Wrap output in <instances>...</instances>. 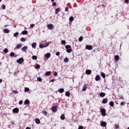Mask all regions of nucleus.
<instances>
[{
  "label": "nucleus",
  "mask_w": 129,
  "mask_h": 129,
  "mask_svg": "<svg viewBox=\"0 0 129 129\" xmlns=\"http://www.w3.org/2000/svg\"><path fill=\"white\" fill-rule=\"evenodd\" d=\"M66 49H67V53H71L72 52V49H71V45H67L65 46Z\"/></svg>",
  "instance_id": "obj_1"
},
{
  "label": "nucleus",
  "mask_w": 129,
  "mask_h": 129,
  "mask_svg": "<svg viewBox=\"0 0 129 129\" xmlns=\"http://www.w3.org/2000/svg\"><path fill=\"white\" fill-rule=\"evenodd\" d=\"M100 112L101 113V115H102V116H105V115H106V110H105V109H101Z\"/></svg>",
  "instance_id": "obj_2"
},
{
  "label": "nucleus",
  "mask_w": 129,
  "mask_h": 129,
  "mask_svg": "<svg viewBox=\"0 0 129 129\" xmlns=\"http://www.w3.org/2000/svg\"><path fill=\"white\" fill-rule=\"evenodd\" d=\"M17 62L19 64H22V62H24V58L23 57L20 58L19 59L17 60Z\"/></svg>",
  "instance_id": "obj_3"
},
{
  "label": "nucleus",
  "mask_w": 129,
  "mask_h": 129,
  "mask_svg": "<svg viewBox=\"0 0 129 129\" xmlns=\"http://www.w3.org/2000/svg\"><path fill=\"white\" fill-rule=\"evenodd\" d=\"M47 28L49 30H53V29H54V25H53V24H48Z\"/></svg>",
  "instance_id": "obj_4"
},
{
  "label": "nucleus",
  "mask_w": 129,
  "mask_h": 129,
  "mask_svg": "<svg viewBox=\"0 0 129 129\" xmlns=\"http://www.w3.org/2000/svg\"><path fill=\"white\" fill-rule=\"evenodd\" d=\"M86 49L87 50H92V49H93V47H92V45H87L86 46Z\"/></svg>",
  "instance_id": "obj_5"
},
{
  "label": "nucleus",
  "mask_w": 129,
  "mask_h": 129,
  "mask_svg": "<svg viewBox=\"0 0 129 129\" xmlns=\"http://www.w3.org/2000/svg\"><path fill=\"white\" fill-rule=\"evenodd\" d=\"M22 46H23L22 44L19 43L18 44H17L15 48H14V50H16V49H20V48H21V47H22Z\"/></svg>",
  "instance_id": "obj_6"
},
{
  "label": "nucleus",
  "mask_w": 129,
  "mask_h": 129,
  "mask_svg": "<svg viewBox=\"0 0 129 129\" xmlns=\"http://www.w3.org/2000/svg\"><path fill=\"white\" fill-rule=\"evenodd\" d=\"M19 108H15L13 110V113H18L19 112Z\"/></svg>",
  "instance_id": "obj_7"
},
{
  "label": "nucleus",
  "mask_w": 129,
  "mask_h": 129,
  "mask_svg": "<svg viewBox=\"0 0 129 129\" xmlns=\"http://www.w3.org/2000/svg\"><path fill=\"white\" fill-rule=\"evenodd\" d=\"M27 50H28V46H24L22 49H21V51L22 52H27Z\"/></svg>",
  "instance_id": "obj_8"
},
{
  "label": "nucleus",
  "mask_w": 129,
  "mask_h": 129,
  "mask_svg": "<svg viewBox=\"0 0 129 129\" xmlns=\"http://www.w3.org/2000/svg\"><path fill=\"white\" fill-rule=\"evenodd\" d=\"M95 79L96 81H99V80H100V76H99V75H97Z\"/></svg>",
  "instance_id": "obj_9"
},
{
  "label": "nucleus",
  "mask_w": 129,
  "mask_h": 129,
  "mask_svg": "<svg viewBox=\"0 0 129 129\" xmlns=\"http://www.w3.org/2000/svg\"><path fill=\"white\" fill-rule=\"evenodd\" d=\"M107 101H108V99L107 98H104L102 100V102L103 104H105V103H107Z\"/></svg>",
  "instance_id": "obj_10"
},
{
  "label": "nucleus",
  "mask_w": 129,
  "mask_h": 129,
  "mask_svg": "<svg viewBox=\"0 0 129 129\" xmlns=\"http://www.w3.org/2000/svg\"><path fill=\"white\" fill-rule=\"evenodd\" d=\"M92 72L91 71V70H87L86 71V74H87V75H90V74H91V73Z\"/></svg>",
  "instance_id": "obj_11"
},
{
  "label": "nucleus",
  "mask_w": 129,
  "mask_h": 129,
  "mask_svg": "<svg viewBox=\"0 0 129 129\" xmlns=\"http://www.w3.org/2000/svg\"><path fill=\"white\" fill-rule=\"evenodd\" d=\"M100 124L101 125V126H106V122L105 121H102L100 122Z\"/></svg>",
  "instance_id": "obj_12"
},
{
  "label": "nucleus",
  "mask_w": 129,
  "mask_h": 129,
  "mask_svg": "<svg viewBox=\"0 0 129 129\" xmlns=\"http://www.w3.org/2000/svg\"><path fill=\"white\" fill-rule=\"evenodd\" d=\"M51 110L52 111L56 112V111L57 110V106L55 105V106H54L52 107Z\"/></svg>",
  "instance_id": "obj_13"
},
{
  "label": "nucleus",
  "mask_w": 129,
  "mask_h": 129,
  "mask_svg": "<svg viewBox=\"0 0 129 129\" xmlns=\"http://www.w3.org/2000/svg\"><path fill=\"white\" fill-rule=\"evenodd\" d=\"M86 89H87V84H85L84 86H83V88L82 89V90L83 91H86Z\"/></svg>",
  "instance_id": "obj_14"
},
{
  "label": "nucleus",
  "mask_w": 129,
  "mask_h": 129,
  "mask_svg": "<svg viewBox=\"0 0 129 129\" xmlns=\"http://www.w3.org/2000/svg\"><path fill=\"white\" fill-rule=\"evenodd\" d=\"M3 32H4L5 34H9V33H10V30L8 29V28H6L3 30Z\"/></svg>",
  "instance_id": "obj_15"
},
{
  "label": "nucleus",
  "mask_w": 129,
  "mask_h": 129,
  "mask_svg": "<svg viewBox=\"0 0 129 129\" xmlns=\"http://www.w3.org/2000/svg\"><path fill=\"white\" fill-rule=\"evenodd\" d=\"M44 56L46 58H50L51 57V54L50 53H47Z\"/></svg>",
  "instance_id": "obj_16"
},
{
  "label": "nucleus",
  "mask_w": 129,
  "mask_h": 129,
  "mask_svg": "<svg viewBox=\"0 0 129 129\" xmlns=\"http://www.w3.org/2000/svg\"><path fill=\"white\" fill-rule=\"evenodd\" d=\"M31 46L32 48H33V49H35V48H36V46H37V43L36 42L32 43Z\"/></svg>",
  "instance_id": "obj_17"
},
{
  "label": "nucleus",
  "mask_w": 129,
  "mask_h": 129,
  "mask_svg": "<svg viewBox=\"0 0 129 129\" xmlns=\"http://www.w3.org/2000/svg\"><path fill=\"white\" fill-rule=\"evenodd\" d=\"M100 97H104L105 96V94L103 92H101L99 94Z\"/></svg>",
  "instance_id": "obj_18"
},
{
  "label": "nucleus",
  "mask_w": 129,
  "mask_h": 129,
  "mask_svg": "<svg viewBox=\"0 0 129 129\" xmlns=\"http://www.w3.org/2000/svg\"><path fill=\"white\" fill-rule=\"evenodd\" d=\"M45 76H50V75H51V72L50 71H48V72H46L45 74Z\"/></svg>",
  "instance_id": "obj_19"
},
{
  "label": "nucleus",
  "mask_w": 129,
  "mask_h": 129,
  "mask_svg": "<svg viewBox=\"0 0 129 129\" xmlns=\"http://www.w3.org/2000/svg\"><path fill=\"white\" fill-rule=\"evenodd\" d=\"M109 104L110 106H112V107L114 106V103L112 101H111L109 102Z\"/></svg>",
  "instance_id": "obj_20"
},
{
  "label": "nucleus",
  "mask_w": 129,
  "mask_h": 129,
  "mask_svg": "<svg viewBox=\"0 0 129 129\" xmlns=\"http://www.w3.org/2000/svg\"><path fill=\"white\" fill-rule=\"evenodd\" d=\"M58 91L59 93H63V92H64V89L63 88H60L58 90Z\"/></svg>",
  "instance_id": "obj_21"
},
{
  "label": "nucleus",
  "mask_w": 129,
  "mask_h": 129,
  "mask_svg": "<svg viewBox=\"0 0 129 129\" xmlns=\"http://www.w3.org/2000/svg\"><path fill=\"white\" fill-rule=\"evenodd\" d=\"M35 122L37 124H39L40 122V119L39 118H35Z\"/></svg>",
  "instance_id": "obj_22"
},
{
  "label": "nucleus",
  "mask_w": 129,
  "mask_h": 129,
  "mask_svg": "<svg viewBox=\"0 0 129 129\" xmlns=\"http://www.w3.org/2000/svg\"><path fill=\"white\" fill-rule=\"evenodd\" d=\"M30 103V100H29L28 99H26L25 101H24V104H29Z\"/></svg>",
  "instance_id": "obj_23"
},
{
  "label": "nucleus",
  "mask_w": 129,
  "mask_h": 129,
  "mask_svg": "<svg viewBox=\"0 0 129 129\" xmlns=\"http://www.w3.org/2000/svg\"><path fill=\"white\" fill-rule=\"evenodd\" d=\"M60 119H61V120H64V119H65V115L62 114L60 116Z\"/></svg>",
  "instance_id": "obj_24"
},
{
  "label": "nucleus",
  "mask_w": 129,
  "mask_h": 129,
  "mask_svg": "<svg viewBox=\"0 0 129 129\" xmlns=\"http://www.w3.org/2000/svg\"><path fill=\"white\" fill-rule=\"evenodd\" d=\"M22 35H27V34H28V31L24 30L22 32Z\"/></svg>",
  "instance_id": "obj_25"
},
{
  "label": "nucleus",
  "mask_w": 129,
  "mask_h": 129,
  "mask_svg": "<svg viewBox=\"0 0 129 129\" xmlns=\"http://www.w3.org/2000/svg\"><path fill=\"white\" fill-rule=\"evenodd\" d=\"M69 61V59L67 57H66L64 59H63V62H64V63H67L68 62V61Z\"/></svg>",
  "instance_id": "obj_26"
},
{
  "label": "nucleus",
  "mask_w": 129,
  "mask_h": 129,
  "mask_svg": "<svg viewBox=\"0 0 129 129\" xmlns=\"http://www.w3.org/2000/svg\"><path fill=\"white\" fill-rule=\"evenodd\" d=\"M40 49H43V48H45V45H43V44L41 43L39 44Z\"/></svg>",
  "instance_id": "obj_27"
},
{
  "label": "nucleus",
  "mask_w": 129,
  "mask_h": 129,
  "mask_svg": "<svg viewBox=\"0 0 129 129\" xmlns=\"http://www.w3.org/2000/svg\"><path fill=\"white\" fill-rule=\"evenodd\" d=\"M114 59L115 60H116V61H118L119 59V56L118 55H115L114 56Z\"/></svg>",
  "instance_id": "obj_28"
},
{
  "label": "nucleus",
  "mask_w": 129,
  "mask_h": 129,
  "mask_svg": "<svg viewBox=\"0 0 129 129\" xmlns=\"http://www.w3.org/2000/svg\"><path fill=\"white\" fill-rule=\"evenodd\" d=\"M101 76L104 79L105 78V74L103 72H101Z\"/></svg>",
  "instance_id": "obj_29"
},
{
  "label": "nucleus",
  "mask_w": 129,
  "mask_h": 129,
  "mask_svg": "<svg viewBox=\"0 0 129 129\" xmlns=\"http://www.w3.org/2000/svg\"><path fill=\"white\" fill-rule=\"evenodd\" d=\"M32 58L33 60H37V59H38V57L36 55H33L32 56Z\"/></svg>",
  "instance_id": "obj_30"
},
{
  "label": "nucleus",
  "mask_w": 129,
  "mask_h": 129,
  "mask_svg": "<svg viewBox=\"0 0 129 129\" xmlns=\"http://www.w3.org/2000/svg\"><path fill=\"white\" fill-rule=\"evenodd\" d=\"M58 12H60V9L59 8H56L55 9V15H57V14H58Z\"/></svg>",
  "instance_id": "obj_31"
},
{
  "label": "nucleus",
  "mask_w": 129,
  "mask_h": 129,
  "mask_svg": "<svg viewBox=\"0 0 129 129\" xmlns=\"http://www.w3.org/2000/svg\"><path fill=\"white\" fill-rule=\"evenodd\" d=\"M51 43V42H47L46 43L44 44V48H46V47H48V46H49V44Z\"/></svg>",
  "instance_id": "obj_32"
},
{
  "label": "nucleus",
  "mask_w": 129,
  "mask_h": 129,
  "mask_svg": "<svg viewBox=\"0 0 129 129\" xmlns=\"http://www.w3.org/2000/svg\"><path fill=\"white\" fill-rule=\"evenodd\" d=\"M70 21V22H73V21L74 20V18H73V17H70L69 18Z\"/></svg>",
  "instance_id": "obj_33"
},
{
  "label": "nucleus",
  "mask_w": 129,
  "mask_h": 129,
  "mask_svg": "<svg viewBox=\"0 0 129 129\" xmlns=\"http://www.w3.org/2000/svg\"><path fill=\"white\" fill-rule=\"evenodd\" d=\"M24 91H25V92H28V91H30V89L29 88H25Z\"/></svg>",
  "instance_id": "obj_34"
},
{
  "label": "nucleus",
  "mask_w": 129,
  "mask_h": 129,
  "mask_svg": "<svg viewBox=\"0 0 129 129\" xmlns=\"http://www.w3.org/2000/svg\"><path fill=\"white\" fill-rule=\"evenodd\" d=\"M41 66H40V64H37L35 66V69H39Z\"/></svg>",
  "instance_id": "obj_35"
},
{
  "label": "nucleus",
  "mask_w": 129,
  "mask_h": 129,
  "mask_svg": "<svg viewBox=\"0 0 129 129\" xmlns=\"http://www.w3.org/2000/svg\"><path fill=\"white\" fill-rule=\"evenodd\" d=\"M83 40V36H81L79 38V42H82Z\"/></svg>",
  "instance_id": "obj_36"
},
{
  "label": "nucleus",
  "mask_w": 129,
  "mask_h": 129,
  "mask_svg": "<svg viewBox=\"0 0 129 129\" xmlns=\"http://www.w3.org/2000/svg\"><path fill=\"white\" fill-rule=\"evenodd\" d=\"M65 95H66V96H68V97L70 96V92H66Z\"/></svg>",
  "instance_id": "obj_37"
},
{
  "label": "nucleus",
  "mask_w": 129,
  "mask_h": 129,
  "mask_svg": "<svg viewBox=\"0 0 129 129\" xmlns=\"http://www.w3.org/2000/svg\"><path fill=\"white\" fill-rule=\"evenodd\" d=\"M42 113L44 115H47V114H48V113L46 111H42Z\"/></svg>",
  "instance_id": "obj_38"
},
{
  "label": "nucleus",
  "mask_w": 129,
  "mask_h": 129,
  "mask_svg": "<svg viewBox=\"0 0 129 129\" xmlns=\"http://www.w3.org/2000/svg\"><path fill=\"white\" fill-rule=\"evenodd\" d=\"M21 42H25L26 39L24 37H22L20 39Z\"/></svg>",
  "instance_id": "obj_39"
},
{
  "label": "nucleus",
  "mask_w": 129,
  "mask_h": 129,
  "mask_svg": "<svg viewBox=\"0 0 129 129\" xmlns=\"http://www.w3.org/2000/svg\"><path fill=\"white\" fill-rule=\"evenodd\" d=\"M3 52H4V53H8V52H9V50L8 48H5L3 50Z\"/></svg>",
  "instance_id": "obj_40"
},
{
  "label": "nucleus",
  "mask_w": 129,
  "mask_h": 129,
  "mask_svg": "<svg viewBox=\"0 0 129 129\" xmlns=\"http://www.w3.org/2000/svg\"><path fill=\"white\" fill-rule=\"evenodd\" d=\"M61 43L62 45H66V41L65 40H61Z\"/></svg>",
  "instance_id": "obj_41"
},
{
  "label": "nucleus",
  "mask_w": 129,
  "mask_h": 129,
  "mask_svg": "<svg viewBox=\"0 0 129 129\" xmlns=\"http://www.w3.org/2000/svg\"><path fill=\"white\" fill-rule=\"evenodd\" d=\"M115 128L116 129H119V126L116 124H114Z\"/></svg>",
  "instance_id": "obj_42"
},
{
  "label": "nucleus",
  "mask_w": 129,
  "mask_h": 129,
  "mask_svg": "<svg viewBox=\"0 0 129 129\" xmlns=\"http://www.w3.org/2000/svg\"><path fill=\"white\" fill-rule=\"evenodd\" d=\"M11 57H14L15 56V52H11L10 54Z\"/></svg>",
  "instance_id": "obj_43"
},
{
  "label": "nucleus",
  "mask_w": 129,
  "mask_h": 129,
  "mask_svg": "<svg viewBox=\"0 0 129 129\" xmlns=\"http://www.w3.org/2000/svg\"><path fill=\"white\" fill-rule=\"evenodd\" d=\"M19 36V32H16L14 34V37H18Z\"/></svg>",
  "instance_id": "obj_44"
},
{
  "label": "nucleus",
  "mask_w": 129,
  "mask_h": 129,
  "mask_svg": "<svg viewBox=\"0 0 129 129\" xmlns=\"http://www.w3.org/2000/svg\"><path fill=\"white\" fill-rule=\"evenodd\" d=\"M37 81H38V82H41V81H42V78H41L40 77H38Z\"/></svg>",
  "instance_id": "obj_45"
},
{
  "label": "nucleus",
  "mask_w": 129,
  "mask_h": 129,
  "mask_svg": "<svg viewBox=\"0 0 129 129\" xmlns=\"http://www.w3.org/2000/svg\"><path fill=\"white\" fill-rule=\"evenodd\" d=\"M53 75L54 76H55V77H56V76H58V73H57L56 72H54L53 73Z\"/></svg>",
  "instance_id": "obj_46"
},
{
  "label": "nucleus",
  "mask_w": 129,
  "mask_h": 129,
  "mask_svg": "<svg viewBox=\"0 0 129 129\" xmlns=\"http://www.w3.org/2000/svg\"><path fill=\"white\" fill-rule=\"evenodd\" d=\"M13 93H15V94H18V93H19V92L18 91H17V90H14L13 91Z\"/></svg>",
  "instance_id": "obj_47"
},
{
  "label": "nucleus",
  "mask_w": 129,
  "mask_h": 129,
  "mask_svg": "<svg viewBox=\"0 0 129 129\" xmlns=\"http://www.w3.org/2000/svg\"><path fill=\"white\" fill-rule=\"evenodd\" d=\"M35 27V24H31L30 25V28H31L32 29H33V28H34Z\"/></svg>",
  "instance_id": "obj_48"
},
{
  "label": "nucleus",
  "mask_w": 129,
  "mask_h": 129,
  "mask_svg": "<svg viewBox=\"0 0 129 129\" xmlns=\"http://www.w3.org/2000/svg\"><path fill=\"white\" fill-rule=\"evenodd\" d=\"M2 10H5V9H6V5H2Z\"/></svg>",
  "instance_id": "obj_49"
},
{
  "label": "nucleus",
  "mask_w": 129,
  "mask_h": 129,
  "mask_svg": "<svg viewBox=\"0 0 129 129\" xmlns=\"http://www.w3.org/2000/svg\"><path fill=\"white\" fill-rule=\"evenodd\" d=\"M55 55L56 56H59L60 55V52H57L56 53H55Z\"/></svg>",
  "instance_id": "obj_50"
},
{
  "label": "nucleus",
  "mask_w": 129,
  "mask_h": 129,
  "mask_svg": "<svg viewBox=\"0 0 129 129\" xmlns=\"http://www.w3.org/2000/svg\"><path fill=\"white\" fill-rule=\"evenodd\" d=\"M19 104H20V105L23 104V101L22 100H20L19 102Z\"/></svg>",
  "instance_id": "obj_51"
},
{
  "label": "nucleus",
  "mask_w": 129,
  "mask_h": 129,
  "mask_svg": "<svg viewBox=\"0 0 129 129\" xmlns=\"http://www.w3.org/2000/svg\"><path fill=\"white\" fill-rule=\"evenodd\" d=\"M54 81H56V80L52 79V80L49 81V82H54Z\"/></svg>",
  "instance_id": "obj_52"
},
{
  "label": "nucleus",
  "mask_w": 129,
  "mask_h": 129,
  "mask_svg": "<svg viewBox=\"0 0 129 129\" xmlns=\"http://www.w3.org/2000/svg\"><path fill=\"white\" fill-rule=\"evenodd\" d=\"M56 5H57V4L55 2H53L52 3L53 7H55V6H56Z\"/></svg>",
  "instance_id": "obj_53"
},
{
  "label": "nucleus",
  "mask_w": 129,
  "mask_h": 129,
  "mask_svg": "<svg viewBox=\"0 0 129 129\" xmlns=\"http://www.w3.org/2000/svg\"><path fill=\"white\" fill-rule=\"evenodd\" d=\"M3 115H4L5 116H7V115H8V113L7 112H4L3 113Z\"/></svg>",
  "instance_id": "obj_54"
},
{
  "label": "nucleus",
  "mask_w": 129,
  "mask_h": 129,
  "mask_svg": "<svg viewBox=\"0 0 129 129\" xmlns=\"http://www.w3.org/2000/svg\"><path fill=\"white\" fill-rule=\"evenodd\" d=\"M78 129H83V126H79Z\"/></svg>",
  "instance_id": "obj_55"
},
{
  "label": "nucleus",
  "mask_w": 129,
  "mask_h": 129,
  "mask_svg": "<svg viewBox=\"0 0 129 129\" xmlns=\"http://www.w3.org/2000/svg\"><path fill=\"white\" fill-rule=\"evenodd\" d=\"M120 105L121 106L124 105V103H123V102H121Z\"/></svg>",
  "instance_id": "obj_56"
},
{
  "label": "nucleus",
  "mask_w": 129,
  "mask_h": 129,
  "mask_svg": "<svg viewBox=\"0 0 129 129\" xmlns=\"http://www.w3.org/2000/svg\"><path fill=\"white\" fill-rule=\"evenodd\" d=\"M65 12H68V7L65 8Z\"/></svg>",
  "instance_id": "obj_57"
},
{
  "label": "nucleus",
  "mask_w": 129,
  "mask_h": 129,
  "mask_svg": "<svg viewBox=\"0 0 129 129\" xmlns=\"http://www.w3.org/2000/svg\"><path fill=\"white\" fill-rule=\"evenodd\" d=\"M129 0H125V4H128Z\"/></svg>",
  "instance_id": "obj_58"
},
{
  "label": "nucleus",
  "mask_w": 129,
  "mask_h": 129,
  "mask_svg": "<svg viewBox=\"0 0 129 129\" xmlns=\"http://www.w3.org/2000/svg\"><path fill=\"white\" fill-rule=\"evenodd\" d=\"M11 124H12V125H15V122H14V121H12Z\"/></svg>",
  "instance_id": "obj_59"
},
{
  "label": "nucleus",
  "mask_w": 129,
  "mask_h": 129,
  "mask_svg": "<svg viewBox=\"0 0 129 129\" xmlns=\"http://www.w3.org/2000/svg\"><path fill=\"white\" fill-rule=\"evenodd\" d=\"M102 7H103V8H105V5H104V4H102Z\"/></svg>",
  "instance_id": "obj_60"
},
{
  "label": "nucleus",
  "mask_w": 129,
  "mask_h": 129,
  "mask_svg": "<svg viewBox=\"0 0 129 129\" xmlns=\"http://www.w3.org/2000/svg\"><path fill=\"white\" fill-rule=\"evenodd\" d=\"M3 82V79H0V83H2Z\"/></svg>",
  "instance_id": "obj_61"
},
{
  "label": "nucleus",
  "mask_w": 129,
  "mask_h": 129,
  "mask_svg": "<svg viewBox=\"0 0 129 129\" xmlns=\"http://www.w3.org/2000/svg\"><path fill=\"white\" fill-rule=\"evenodd\" d=\"M26 129H31V127L28 126V127H27L26 128Z\"/></svg>",
  "instance_id": "obj_62"
},
{
  "label": "nucleus",
  "mask_w": 129,
  "mask_h": 129,
  "mask_svg": "<svg viewBox=\"0 0 129 129\" xmlns=\"http://www.w3.org/2000/svg\"><path fill=\"white\" fill-rule=\"evenodd\" d=\"M14 75H17V72L14 73Z\"/></svg>",
  "instance_id": "obj_63"
},
{
  "label": "nucleus",
  "mask_w": 129,
  "mask_h": 129,
  "mask_svg": "<svg viewBox=\"0 0 129 129\" xmlns=\"http://www.w3.org/2000/svg\"><path fill=\"white\" fill-rule=\"evenodd\" d=\"M55 0H51V2H52V3H53V2H54Z\"/></svg>",
  "instance_id": "obj_64"
}]
</instances>
